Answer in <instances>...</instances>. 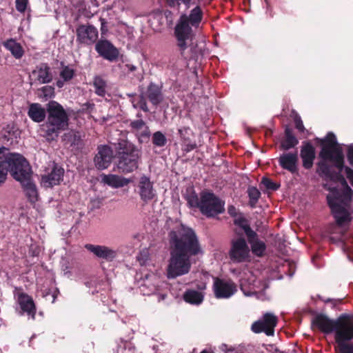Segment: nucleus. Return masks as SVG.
Listing matches in <instances>:
<instances>
[{"mask_svg": "<svg viewBox=\"0 0 353 353\" xmlns=\"http://www.w3.org/2000/svg\"><path fill=\"white\" fill-rule=\"evenodd\" d=\"M178 134L181 141V150L185 153H188L197 148V144L194 140V132L190 126L183 125L178 129Z\"/></svg>", "mask_w": 353, "mask_h": 353, "instance_id": "6ab92c4d", "label": "nucleus"}, {"mask_svg": "<svg viewBox=\"0 0 353 353\" xmlns=\"http://www.w3.org/2000/svg\"><path fill=\"white\" fill-rule=\"evenodd\" d=\"M84 248L97 258L106 262H112L117 256V251L106 245L87 243Z\"/></svg>", "mask_w": 353, "mask_h": 353, "instance_id": "a211bd4d", "label": "nucleus"}, {"mask_svg": "<svg viewBox=\"0 0 353 353\" xmlns=\"http://www.w3.org/2000/svg\"><path fill=\"white\" fill-rule=\"evenodd\" d=\"M221 349L222 351L225 352V353H228L229 352H234L235 350V347L228 345L227 344H222L221 346Z\"/></svg>", "mask_w": 353, "mask_h": 353, "instance_id": "6e6d98bb", "label": "nucleus"}, {"mask_svg": "<svg viewBox=\"0 0 353 353\" xmlns=\"http://www.w3.org/2000/svg\"><path fill=\"white\" fill-rule=\"evenodd\" d=\"M345 172L346 174L347 178L349 179L351 185L353 186V170L348 166H345Z\"/></svg>", "mask_w": 353, "mask_h": 353, "instance_id": "603ef678", "label": "nucleus"}, {"mask_svg": "<svg viewBox=\"0 0 353 353\" xmlns=\"http://www.w3.org/2000/svg\"><path fill=\"white\" fill-rule=\"evenodd\" d=\"M321 300L325 303H331L332 305V307L334 308L338 305H340L343 303V298H341V299H330V298L323 299V298H321Z\"/></svg>", "mask_w": 353, "mask_h": 353, "instance_id": "09e8293b", "label": "nucleus"}, {"mask_svg": "<svg viewBox=\"0 0 353 353\" xmlns=\"http://www.w3.org/2000/svg\"><path fill=\"white\" fill-rule=\"evenodd\" d=\"M277 323V317L268 312L263 314L262 319L252 323L251 330L256 334L264 332L267 336H273Z\"/></svg>", "mask_w": 353, "mask_h": 353, "instance_id": "ddd939ff", "label": "nucleus"}, {"mask_svg": "<svg viewBox=\"0 0 353 353\" xmlns=\"http://www.w3.org/2000/svg\"><path fill=\"white\" fill-rule=\"evenodd\" d=\"M3 158L0 159V185L5 183L8 176V170Z\"/></svg>", "mask_w": 353, "mask_h": 353, "instance_id": "a18cd8bd", "label": "nucleus"}, {"mask_svg": "<svg viewBox=\"0 0 353 353\" xmlns=\"http://www.w3.org/2000/svg\"><path fill=\"white\" fill-rule=\"evenodd\" d=\"M352 316V320H353V314Z\"/></svg>", "mask_w": 353, "mask_h": 353, "instance_id": "69168bd1", "label": "nucleus"}, {"mask_svg": "<svg viewBox=\"0 0 353 353\" xmlns=\"http://www.w3.org/2000/svg\"><path fill=\"white\" fill-rule=\"evenodd\" d=\"M116 150L118 151L119 157H128L130 155L141 154L140 150L132 143L121 139L116 145Z\"/></svg>", "mask_w": 353, "mask_h": 353, "instance_id": "7c9ffc66", "label": "nucleus"}, {"mask_svg": "<svg viewBox=\"0 0 353 353\" xmlns=\"http://www.w3.org/2000/svg\"><path fill=\"white\" fill-rule=\"evenodd\" d=\"M126 67L128 68V70L130 71V72H134L136 70L137 68L133 65H129V64H127L126 65Z\"/></svg>", "mask_w": 353, "mask_h": 353, "instance_id": "680f3d73", "label": "nucleus"}, {"mask_svg": "<svg viewBox=\"0 0 353 353\" xmlns=\"http://www.w3.org/2000/svg\"><path fill=\"white\" fill-rule=\"evenodd\" d=\"M137 117H141V114H137Z\"/></svg>", "mask_w": 353, "mask_h": 353, "instance_id": "0e129e2a", "label": "nucleus"}, {"mask_svg": "<svg viewBox=\"0 0 353 353\" xmlns=\"http://www.w3.org/2000/svg\"><path fill=\"white\" fill-rule=\"evenodd\" d=\"M261 184L263 185L268 190L275 191L277 190L280 187V184L273 182L268 177H263Z\"/></svg>", "mask_w": 353, "mask_h": 353, "instance_id": "37998d69", "label": "nucleus"}, {"mask_svg": "<svg viewBox=\"0 0 353 353\" xmlns=\"http://www.w3.org/2000/svg\"><path fill=\"white\" fill-rule=\"evenodd\" d=\"M300 157L302 160L303 167L310 170L313 167L316 158V151L314 145L310 141H303L301 147Z\"/></svg>", "mask_w": 353, "mask_h": 353, "instance_id": "b1692460", "label": "nucleus"}, {"mask_svg": "<svg viewBox=\"0 0 353 353\" xmlns=\"http://www.w3.org/2000/svg\"><path fill=\"white\" fill-rule=\"evenodd\" d=\"M167 142V138L162 132L157 131L152 134V143L154 147L163 148L165 146Z\"/></svg>", "mask_w": 353, "mask_h": 353, "instance_id": "ea45409f", "label": "nucleus"}, {"mask_svg": "<svg viewBox=\"0 0 353 353\" xmlns=\"http://www.w3.org/2000/svg\"><path fill=\"white\" fill-rule=\"evenodd\" d=\"M237 291L236 285L232 281H225L216 277L214 279L213 292L217 299H228Z\"/></svg>", "mask_w": 353, "mask_h": 353, "instance_id": "2eb2a0df", "label": "nucleus"}, {"mask_svg": "<svg viewBox=\"0 0 353 353\" xmlns=\"http://www.w3.org/2000/svg\"><path fill=\"white\" fill-rule=\"evenodd\" d=\"M26 192V195L31 203H35L38 201V192L36 185L31 180V177H27L24 181H19Z\"/></svg>", "mask_w": 353, "mask_h": 353, "instance_id": "72a5a7b5", "label": "nucleus"}, {"mask_svg": "<svg viewBox=\"0 0 353 353\" xmlns=\"http://www.w3.org/2000/svg\"><path fill=\"white\" fill-rule=\"evenodd\" d=\"M203 19V12L200 6H197L193 8L188 17L183 16L181 18L180 22L176 24L174 28V35L177 41V46L180 51V54L184 58H194L193 53L190 56L185 55V51L188 48H192V44L189 41L192 40V30L190 26V23L192 26H196L199 24Z\"/></svg>", "mask_w": 353, "mask_h": 353, "instance_id": "7ed1b4c3", "label": "nucleus"}, {"mask_svg": "<svg viewBox=\"0 0 353 353\" xmlns=\"http://www.w3.org/2000/svg\"><path fill=\"white\" fill-rule=\"evenodd\" d=\"M95 50L101 57L110 62L117 61L120 55L119 49L105 39H101L97 41Z\"/></svg>", "mask_w": 353, "mask_h": 353, "instance_id": "4468645a", "label": "nucleus"}, {"mask_svg": "<svg viewBox=\"0 0 353 353\" xmlns=\"http://www.w3.org/2000/svg\"><path fill=\"white\" fill-rule=\"evenodd\" d=\"M347 158L349 163L353 167V146H350L348 148Z\"/></svg>", "mask_w": 353, "mask_h": 353, "instance_id": "864d4df0", "label": "nucleus"}, {"mask_svg": "<svg viewBox=\"0 0 353 353\" xmlns=\"http://www.w3.org/2000/svg\"><path fill=\"white\" fill-rule=\"evenodd\" d=\"M141 154L130 155L128 157H119L117 168L121 172L127 174L132 172L139 166V160Z\"/></svg>", "mask_w": 353, "mask_h": 353, "instance_id": "a878e982", "label": "nucleus"}, {"mask_svg": "<svg viewBox=\"0 0 353 353\" xmlns=\"http://www.w3.org/2000/svg\"><path fill=\"white\" fill-rule=\"evenodd\" d=\"M146 98L153 105H158L163 101L162 87L151 82L147 87L145 93Z\"/></svg>", "mask_w": 353, "mask_h": 353, "instance_id": "c85d7f7f", "label": "nucleus"}, {"mask_svg": "<svg viewBox=\"0 0 353 353\" xmlns=\"http://www.w3.org/2000/svg\"><path fill=\"white\" fill-rule=\"evenodd\" d=\"M184 199L190 208H199L200 201H201V193L199 196L193 188H189L186 190Z\"/></svg>", "mask_w": 353, "mask_h": 353, "instance_id": "f704fd0d", "label": "nucleus"}, {"mask_svg": "<svg viewBox=\"0 0 353 353\" xmlns=\"http://www.w3.org/2000/svg\"><path fill=\"white\" fill-rule=\"evenodd\" d=\"M170 258L167 277L175 279L188 274L192 266L190 258L197 255L201 248L194 231L183 226L169 232Z\"/></svg>", "mask_w": 353, "mask_h": 353, "instance_id": "f257e3e1", "label": "nucleus"}, {"mask_svg": "<svg viewBox=\"0 0 353 353\" xmlns=\"http://www.w3.org/2000/svg\"><path fill=\"white\" fill-rule=\"evenodd\" d=\"M298 160L299 158L297 152H288L280 155L278 161L279 165L283 169L289 171L292 174H294L298 170Z\"/></svg>", "mask_w": 353, "mask_h": 353, "instance_id": "bb28decb", "label": "nucleus"}, {"mask_svg": "<svg viewBox=\"0 0 353 353\" xmlns=\"http://www.w3.org/2000/svg\"><path fill=\"white\" fill-rule=\"evenodd\" d=\"M135 191L139 194L141 200L148 203L156 196V191L153 187V183L145 175L140 177Z\"/></svg>", "mask_w": 353, "mask_h": 353, "instance_id": "dca6fc26", "label": "nucleus"}, {"mask_svg": "<svg viewBox=\"0 0 353 353\" xmlns=\"http://www.w3.org/2000/svg\"><path fill=\"white\" fill-rule=\"evenodd\" d=\"M101 21V36L106 34L108 32L107 21L103 18H100Z\"/></svg>", "mask_w": 353, "mask_h": 353, "instance_id": "3c124183", "label": "nucleus"}, {"mask_svg": "<svg viewBox=\"0 0 353 353\" xmlns=\"http://www.w3.org/2000/svg\"><path fill=\"white\" fill-rule=\"evenodd\" d=\"M95 93L100 97H104L106 93V81L101 76H95L93 79Z\"/></svg>", "mask_w": 353, "mask_h": 353, "instance_id": "4c0bfd02", "label": "nucleus"}, {"mask_svg": "<svg viewBox=\"0 0 353 353\" xmlns=\"http://www.w3.org/2000/svg\"><path fill=\"white\" fill-rule=\"evenodd\" d=\"M183 299L186 303L199 305L203 301V295L201 292L194 290H188L183 294Z\"/></svg>", "mask_w": 353, "mask_h": 353, "instance_id": "e433bc0d", "label": "nucleus"}, {"mask_svg": "<svg viewBox=\"0 0 353 353\" xmlns=\"http://www.w3.org/2000/svg\"><path fill=\"white\" fill-rule=\"evenodd\" d=\"M235 224L243 230L253 254L258 257L263 256L267 248L266 245L264 241L259 239L257 233L246 223L245 219L237 220Z\"/></svg>", "mask_w": 353, "mask_h": 353, "instance_id": "1a4fd4ad", "label": "nucleus"}, {"mask_svg": "<svg viewBox=\"0 0 353 353\" xmlns=\"http://www.w3.org/2000/svg\"><path fill=\"white\" fill-rule=\"evenodd\" d=\"M347 319L348 314H342L336 320H334L321 313L317 314L312 318V326L325 334L334 332V336H336L338 332H342L345 322Z\"/></svg>", "mask_w": 353, "mask_h": 353, "instance_id": "6e6552de", "label": "nucleus"}, {"mask_svg": "<svg viewBox=\"0 0 353 353\" xmlns=\"http://www.w3.org/2000/svg\"><path fill=\"white\" fill-rule=\"evenodd\" d=\"M113 158V151L110 147L101 145L97 148V153L94 158V162L98 170L108 168L111 164Z\"/></svg>", "mask_w": 353, "mask_h": 353, "instance_id": "412c9836", "label": "nucleus"}, {"mask_svg": "<svg viewBox=\"0 0 353 353\" xmlns=\"http://www.w3.org/2000/svg\"><path fill=\"white\" fill-rule=\"evenodd\" d=\"M298 143L299 140L294 134L292 130L286 126L284 131V137L280 143V148L283 150H289L294 148Z\"/></svg>", "mask_w": 353, "mask_h": 353, "instance_id": "473e14b6", "label": "nucleus"}, {"mask_svg": "<svg viewBox=\"0 0 353 353\" xmlns=\"http://www.w3.org/2000/svg\"><path fill=\"white\" fill-rule=\"evenodd\" d=\"M228 213L230 216H236V208L233 205H230L228 207Z\"/></svg>", "mask_w": 353, "mask_h": 353, "instance_id": "4d7b16f0", "label": "nucleus"}, {"mask_svg": "<svg viewBox=\"0 0 353 353\" xmlns=\"http://www.w3.org/2000/svg\"><path fill=\"white\" fill-rule=\"evenodd\" d=\"M129 127L131 132L133 133L138 139L139 143L143 144L149 142L151 132L149 126L147 125L146 123L143 119L132 121Z\"/></svg>", "mask_w": 353, "mask_h": 353, "instance_id": "aec40b11", "label": "nucleus"}, {"mask_svg": "<svg viewBox=\"0 0 353 353\" xmlns=\"http://www.w3.org/2000/svg\"><path fill=\"white\" fill-rule=\"evenodd\" d=\"M343 249L345 252H349L350 250V248L349 246H347L346 245H344Z\"/></svg>", "mask_w": 353, "mask_h": 353, "instance_id": "e2e57ef3", "label": "nucleus"}, {"mask_svg": "<svg viewBox=\"0 0 353 353\" xmlns=\"http://www.w3.org/2000/svg\"><path fill=\"white\" fill-rule=\"evenodd\" d=\"M32 74L35 77L34 81L40 84L49 83L53 79L51 68L47 63L37 65L32 71Z\"/></svg>", "mask_w": 353, "mask_h": 353, "instance_id": "393cba45", "label": "nucleus"}, {"mask_svg": "<svg viewBox=\"0 0 353 353\" xmlns=\"http://www.w3.org/2000/svg\"><path fill=\"white\" fill-rule=\"evenodd\" d=\"M59 290L57 288V289L54 290V293H53V294H52V297H53L52 303H54V302L55 301V300H56V299H57V295H58V294H59Z\"/></svg>", "mask_w": 353, "mask_h": 353, "instance_id": "052dcab7", "label": "nucleus"}, {"mask_svg": "<svg viewBox=\"0 0 353 353\" xmlns=\"http://www.w3.org/2000/svg\"><path fill=\"white\" fill-rule=\"evenodd\" d=\"M334 165H330L327 162L319 161L317 163L316 172L321 177H325L335 183H340L343 189L351 188L345 179L344 176L341 174L342 171H345V165L343 164L342 168L335 167L337 171L333 170Z\"/></svg>", "mask_w": 353, "mask_h": 353, "instance_id": "9d476101", "label": "nucleus"}, {"mask_svg": "<svg viewBox=\"0 0 353 353\" xmlns=\"http://www.w3.org/2000/svg\"><path fill=\"white\" fill-rule=\"evenodd\" d=\"M148 259V254L146 252H141L140 254L137 256V260L139 261L141 265H144L145 261Z\"/></svg>", "mask_w": 353, "mask_h": 353, "instance_id": "5fc2aeb1", "label": "nucleus"}, {"mask_svg": "<svg viewBox=\"0 0 353 353\" xmlns=\"http://www.w3.org/2000/svg\"><path fill=\"white\" fill-rule=\"evenodd\" d=\"M139 98L140 99L138 102V104L137 105L134 104L133 106L135 108H137V107H139L143 111H144L145 112H148L149 110L148 108V105H147L145 97L143 94H141V95H140Z\"/></svg>", "mask_w": 353, "mask_h": 353, "instance_id": "de8ad7c7", "label": "nucleus"}, {"mask_svg": "<svg viewBox=\"0 0 353 353\" xmlns=\"http://www.w3.org/2000/svg\"><path fill=\"white\" fill-rule=\"evenodd\" d=\"M36 94L41 101H46L54 97V88L51 85H45L39 88Z\"/></svg>", "mask_w": 353, "mask_h": 353, "instance_id": "58836bf2", "label": "nucleus"}, {"mask_svg": "<svg viewBox=\"0 0 353 353\" xmlns=\"http://www.w3.org/2000/svg\"><path fill=\"white\" fill-rule=\"evenodd\" d=\"M48 113L47 120L41 126L42 136L48 141L56 140L59 134L66 130L69 126V116L63 107L56 101H50L46 111L37 103H31L28 115L36 123L44 121Z\"/></svg>", "mask_w": 353, "mask_h": 353, "instance_id": "f03ea898", "label": "nucleus"}, {"mask_svg": "<svg viewBox=\"0 0 353 353\" xmlns=\"http://www.w3.org/2000/svg\"><path fill=\"white\" fill-rule=\"evenodd\" d=\"M1 44L15 59H21L25 54L23 47L14 39H8L2 41Z\"/></svg>", "mask_w": 353, "mask_h": 353, "instance_id": "c756f323", "label": "nucleus"}, {"mask_svg": "<svg viewBox=\"0 0 353 353\" xmlns=\"http://www.w3.org/2000/svg\"><path fill=\"white\" fill-rule=\"evenodd\" d=\"M201 196L199 210L207 218H214L225 212V201L213 192L203 190L201 192Z\"/></svg>", "mask_w": 353, "mask_h": 353, "instance_id": "0eeeda50", "label": "nucleus"}, {"mask_svg": "<svg viewBox=\"0 0 353 353\" xmlns=\"http://www.w3.org/2000/svg\"><path fill=\"white\" fill-rule=\"evenodd\" d=\"M64 169L57 163H54L51 171L47 174L41 176V184L44 188H52L59 185L63 180Z\"/></svg>", "mask_w": 353, "mask_h": 353, "instance_id": "4be33fe9", "label": "nucleus"}, {"mask_svg": "<svg viewBox=\"0 0 353 353\" xmlns=\"http://www.w3.org/2000/svg\"><path fill=\"white\" fill-rule=\"evenodd\" d=\"M334 339L340 353H353V343H349L353 339L352 330L345 329L343 332H338Z\"/></svg>", "mask_w": 353, "mask_h": 353, "instance_id": "5701e85b", "label": "nucleus"}, {"mask_svg": "<svg viewBox=\"0 0 353 353\" xmlns=\"http://www.w3.org/2000/svg\"><path fill=\"white\" fill-rule=\"evenodd\" d=\"M250 248L243 237H239L231 241L229 257L234 263H243L250 258Z\"/></svg>", "mask_w": 353, "mask_h": 353, "instance_id": "f8f14e48", "label": "nucleus"}, {"mask_svg": "<svg viewBox=\"0 0 353 353\" xmlns=\"http://www.w3.org/2000/svg\"><path fill=\"white\" fill-rule=\"evenodd\" d=\"M60 65L61 67V70L59 74L61 79L65 81H69L72 79L75 75L74 70L70 68L68 65H65L63 61L61 62Z\"/></svg>", "mask_w": 353, "mask_h": 353, "instance_id": "a19ab883", "label": "nucleus"}, {"mask_svg": "<svg viewBox=\"0 0 353 353\" xmlns=\"http://www.w3.org/2000/svg\"><path fill=\"white\" fill-rule=\"evenodd\" d=\"M247 192L250 199L249 205L252 208H254L261 196V192L256 187L254 186L248 187Z\"/></svg>", "mask_w": 353, "mask_h": 353, "instance_id": "79ce46f5", "label": "nucleus"}, {"mask_svg": "<svg viewBox=\"0 0 353 353\" xmlns=\"http://www.w3.org/2000/svg\"><path fill=\"white\" fill-rule=\"evenodd\" d=\"M101 179L103 183L114 188L124 187L130 183V180L125 177L111 174H103Z\"/></svg>", "mask_w": 353, "mask_h": 353, "instance_id": "2f4dec72", "label": "nucleus"}, {"mask_svg": "<svg viewBox=\"0 0 353 353\" xmlns=\"http://www.w3.org/2000/svg\"><path fill=\"white\" fill-rule=\"evenodd\" d=\"M330 194L327 196V204L338 225L341 226L351 221L350 213L345 207L352 201V188L340 190L338 188H330Z\"/></svg>", "mask_w": 353, "mask_h": 353, "instance_id": "20e7f679", "label": "nucleus"}, {"mask_svg": "<svg viewBox=\"0 0 353 353\" xmlns=\"http://www.w3.org/2000/svg\"><path fill=\"white\" fill-rule=\"evenodd\" d=\"M17 301L20 305L21 310L23 312L27 313L28 315L30 316L33 319L36 315V306L33 299L25 292H18Z\"/></svg>", "mask_w": 353, "mask_h": 353, "instance_id": "cd10ccee", "label": "nucleus"}, {"mask_svg": "<svg viewBox=\"0 0 353 353\" xmlns=\"http://www.w3.org/2000/svg\"><path fill=\"white\" fill-rule=\"evenodd\" d=\"M334 165H330L327 162L319 161L317 163L316 172L321 177H325L335 183H340L343 189L351 188L345 179L344 176L341 174L342 171H345V165L343 164L342 168L335 167L337 171L333 170Z\"/></svg>", "mask_w": 353, "mask_h": 353, "instance_id": "9b49d317", "label": "nucleus"}, {"mask_svg": "<svg viewBox=\"0 0 353 353\" xmlns=\"http://www.w3.org/2000/svg\"><path fill=\"white\" fill-rule=\"evenodd\" d=\"M321 150L319 152V161L332 163L334 167L342 168L344 163V155L341 147L336 141V136L329 132L326 137L320 140Z\"/></svg>", "mask_w": 353, "mask_h": 353, "instance_id": "39448f33", "label": "nucleus"}, {"mask_svg": "<svg viewBox=\"0 0 353 353\" xmlns=\"http://www.w3.org/2000/svg\"><path fill=\"white\" fill-rule=\"evenodd\" d=\"M63 140L69 143L70 146L81 148L83 145V141L81 136L79 132L71 130L65 133L63 136Z\"/></svg>", "mask_w": 353, "mask_h": 353, "instance_id": "c9c22d12", "label": "nucleus"}, {"mask_svg": "<svg viewBox=\"0 0 353 353\" xmlns=\"http://www.w3.org/2000/svg\"><path fill=\"white\" fill-rule=\"evenodd\" d=\"M295 128L301 132H304L305 128L300 117L297 116L294 119Z\"/></svg>", "mask_w": 353, "mask_h": 353, "instance_id": "8fccbe9b", "label": "nucleus"}, {"mask_svg": "<svg viewBox=\"0 0 353 353\" xmlns=\"http://www.w3.org/2000/svg\"><path fill=\"white\" fill-rule=\"evenodd\" d=\"M64 82H66L65 81H64L63 79H59L57 83H56V85L59 88H61L63 87L64 85Z\"/></svg>", "mask_w": 353, "mask_h": 353, "instance_id": "13d9d810", "label": "nucleus"}, {"mask_svg": "<svg viewBox=\"0 0 353 353\" xmlns=\"http://www.w3.org/2000/svg\"><path fill=\"white\" fill-rule=\"evenodd\" d=\"M192 0H166L168 6L170 8H179L181 4H184L186 8H190Z\"/></svg>", "mask_w": 353, "mask_h": 353, "instance_id": "c03bdc74", "label": "nucleus"}, {"mask_svg": "<svg viewBox=\"0 0 353 353\" xmlns=\"http://www.w3.org/2000/svg\"><path fill=\"white\" fill-rule=\"evenodd\" d=\"M29 6V0H15L16 10L20 13H24Z\"/></svg>", "mask_w": 353, "mask_h": 353, "instance_id": "49530a36", "label": "nucleus"}, {"mask_svg": "<svg viewBox=\"0 0 353 353\" xmlns=\"http://www.w3.org/2000/svg\"><path fill=\"white\" fill-rule=\"evenodd\" d=\"M5 164L11 176L17 181L32 177L31 167L26 159L19 153H8L3 158Z\"/></svg>", "mask_w": 353, "mask_h": 353, "instance_id": "423d86ee", "label": "nucleus"}, {"mask_svg": "<svg viewBox=\"0 0 353 353\" xmlns=\"http://www.w3.org/2000/svg\"><path fill=\"white\" fill-rule=\"evenodd\" d=\"M3 150H6V148L5 147L0 146V159L6 157V154H2Z\"/></svg>", "mask_w": 353, "mask_h": 353, "instance_id": "bf43d9fd", "label": "nucleus"}, {"mask_svg": "<svg viewBox=\"0 0 353 353\" xmlns=\"http://www.w3.org/2000/svg\"><path fill=\"white\" fill-rule=\"evenodd\" d=\"M77 41L91 45L98 41V30L93 25H79L76 30Z\"/></svg>", "mask_w": 353, "mask_h": 353, "instance_id": "f3484780", "label": "nucleus"}]
</instances>
